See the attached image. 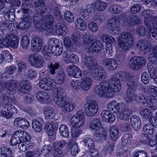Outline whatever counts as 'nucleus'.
I'll return each mask as SVG.
<instances>
[{
  "label": "nucleus",
  "instance_id": "nucleus-22",
  "mask_svg": "<svg viewBox=\"0 0 157 157\" xmlns=\"http://www.w3.org/2000/svg\"><path fill=\"white\" fill-rule=\"evenodd\" d=\"M136 46L140 50L144 52H148L151 47L150 43L148 41L144 39L138 41Z\"/></svg>",
  "mask_w": 157,
  "mask_h": 157
},
{
  "label": "nucleus",
  "instance_id": "nucleus-3",
  "mask_svg": "<svg viewBox=\"0 0 157 157\" xmlns=\"http://www.w3.org/2000/svg\"><path fill=\"white\" fill-rule=\"evenodd\" d=\"M134 42L132 35L129 32L122 33L118 37V45L121 51L128 50L132 47Z\"/></svg>",
  "mask_w": 157,
  "mask_h": 157
},
{
  "label": "nucleus",
  "instance_id": "nucleus-56",
  "mask_svg": "<svg viewBox=\"0 0 157 157\" xmlns=\"http://www.w3.org/2000/svg\"><path fill=\"white\" fill-rule=\"evenodd\" d=\"M143 130L144 133L150 135H152L156 132L155 129L152 128L149 124H147L144 126Z\"/></svg>",
  "mask_w": 157,
  "mask_h": 157
},
{
  "label": "nucleus",
  "instance_id": "nucleus-50",
  "mask_svg": "<svg viewBox=\"0 0 157 157\" xmlns=\"http://www.w3.org/2000/svg\"><path fill=\"white\" fill-rule=\"evenodd\" d=\"M55 76H56L55 80L56 83L60 84L63 82L65 77V74L64 71H59Z\"/></svg>",
  "mask_w": 157,
  "mask_h": 157
},
{
  "label": "nucleus",
  "instance_id": "nucleus-23",
  "mask_svg": "<svg viewBox=\"0 0 157 157\" xmlns=\"http://www.w3.org/2000/svg\"><path fill=\"white\" fill-rule=\"evenodd\" d=\"M36 98L37 101L41 103H47L50 100V96L44 91H40L37 93Z\"/></svg>",
  "mask_w": 157,
  "mask_h": 157
},
{
  "label": "nucleus",
  "instance_id": "nucleus-55",
  "mask_svg": "<svg viewBox=\"0 0 157 157\" xmlns=\"http://www.w3.org/2000/svg\"><path fill=\"white\" fill-rule=\"evenodd\" d=\"M67 142L64 140L55 142L53 145V148L55 151H58L63 147L66 144Z\"/></svg>",
  "mask_w": 157,
  "mask_h": 157
},
{
  "label": "nucleus",
  "instance_id": "nucleus-44",
  "mask_svg": "<svg viewBox=\"0 0 157 157\" xmlns=\"http://www.w3.org/2000/svg\"><path fill=\"white\" fill-rule=\"evenodd\" d=\"M16 63L18 67V73L20 74L22 71H25L27 68V64L24 61L22 60H16Z\"/></svg>",
  "mask_w": 157,
  "mask_h": 157
},
{
  "label": "nucleus",
  "instance_id": "nucleus-10",
  "mask_svg": "<svg viewBox=\"0 0 157 157\" xmlns=\"http://www.w3.org/2000/svg\"><path fill=\"white\" fill-rule=\"evenodd\" d=\"M2 44L4 46H10L17 49L18 47L19 40L17 36L13 34L7 35L3 39Z\"/></svg>",
  "mask_w": 157,
  "mask_h": 157
},
{
  "label": "nucleus",
  "instance_id": "nucleus-45",
  "mask_svg": "<svg viewBox=\"0 0 157 157\" xmlns=\"http://www.w3.org/2000/svg\"><path fill=\"white\" fill-rule=\"evenodd\" d=\"M59 132L60 135L64 137H69V133L67 126L65 124H61L59 128Z\"/></svg>",
  "mask_w": 157,
  "mask_h": 157
},
{
  "label": "nucleus",
  "instance_id": "nucleus-46",
  "mask_svg": "<svg viewBox=\"0 0 157 157\" xmlns=\"http://www.w3.org/2000/svg\"><path fill=\"white\" fill-rule=\"evenodd\" d=\"M30 89V85L27 81L22 82L19 87V91L23 93L28 92Z\"/></svg>",
  "mask_w": 157,
  "mask_h": 157
},
{
  "label": "nucleus",
  "instance_id": "nucleus-14",
  "mask_svg": "<svg viewBox=\"0 0 157 157\" xmlns=\"http://www.w3.org/2000/svg\"><path fill=\"white\" fill-rule=\"evenodd\" d=\"M119 104L118 105L119 109L118 112L119 113V118L124 120H127L131 114V112L127 108L125 103L121 102V104Z\"/></svg>",
  "mask_w": 157,
  "mask_h": 157
},
{
  "label": "nucleus",
  "instance_id": "nucleus-17",
  "mask_svg": "<svg viewBox=\"0 0 157 157\" xmlns=\"http://www.w3.org/2000/svg\"><path fill=\"white\" fill-rule=\"evenodd\" d=\"M83 63L88 68L90 72L96 67L97 65V61L93 57L86 56L84 59Z\"/></svg>",
  "mask_w": 157,
  "mask_h": 157
},
{
  "label": "nucleus",
  "instance_id": "nucleus-36",
  "mask_svg": "<svg viewBox=\"0 0 157 157\" xmlns=\"http://www.w3.org/2000/svg\"><path fill=\"white\" fill-rule=\"evenodd\" d=\"M132 139V136L129 133H126L123 135L121 138V143L124 146L128 145Z\"/></svg>",
  "mask_w": 157,
  "mask_h": 157
},
{
  "label": "nucleus",
  "instance_id": "nucleus-57",
  "mask_svg": "<svg viewBox=\"0 0 157 157\" xmlns=\"http://www.w3.org/2000/svg\"><path fill=\"white\" fill-rule=\"evenodd\" d=\"M152 52L149 56L150 60L152 63H157V45L153 47Z\"/></svg>",
  "mask_w": 157,
  "mask_h": 157
},
{
  "label": "nucleus",
  "instance_id": "nucleus-58",
  "mask_svg": "<svg viewBox=\"0 0 157 157\" xmlns=\"http://www.w3.org/2000/svg\"><path fill=\"white\" fill-rule=\"evenodd\" d=\"M101 40L106 42V44H113L115 41V39L112 36L107 34H102L101 37Z\"/></svg>",
  "mask_w": 157,
  "mask_h": 157
},
{
  "label": "nucleus",
  "instance_id": "nucleus-63",
  "mask_svg": "<svg viewBox=\"0 0 157 157\" xmlns=\"http://www.w3.org/2000/svg\"><path fill=\"white\" fill-rule=\"evenodd\" d=\"M114 76L117 77L118 79L121 81H125L127 80L128 78L127 74L124 72L119 71L114 73Z\"/></svg>",
  "mask_w": 157,
  "mask_h": 157
},
{
  "label": "nucleus",
  "instance_id": "nucleus-40",
  "mask_svg": "<svg viewBox=\"0 0 157 157\" xmlns=\"http://www.w3.org/2000/svg\"><path fill=\"white\" fill-rule=\"evenodd\" d=\"M44 114L47 119H52L54 115L55 110L52 107L50 106L45 107L44 109Z\"/></svg>",
  "mask_w": 157,
  "mask_h": 157
},
{
  "label": "nucleus",
  "instance_id": "nucleus-42",
  "mask_svg": "<svg viewBox=\"0 0 157 157\" xmlns=\"http://www.w3.org/2000/svg\"><path fill=\"white\" fill-rule=\"evenodd\" d=\"M18 132L20 136V142L26 143L29 141L31 137L28 133L21 130H19Z\"/></svg>",
  "mask_w": 157,
  "mask_h": 157
},
{
  "label": "nucleus",
  "instance_id": "nucleus-54",
  "mask_svg": "<svg viewBox=\"0 0 157 157\" xmlns=\"http://www.w3.org/2000/svg\"><path fill=\"white\" fill-rule=\"evenodd\" d=\"M11 152L10 149L3 146L0 149V157H9Z\"/></svg>",
  "mask_w": 157,
  "mask_h": 157
},
{
  "label": "nucleus",
  "instance_id": "nucleus-5",
  "mask_svg": "<svg viewBox=\"0 0 157 157\" xmlns=\"http://www.w3.org/2000/svg\"><path fill=\"white\" fill-rule=\"evenodd\" d=\"M153 12L149 9L143 11L141 14L144 19V22L148 30L151 31L154 29V26L157 25L156 21H155L154 18L157 17L152 16Z\"/></svg>",
  "mask_w": 157,
  "mask_h": 157
},
{
  "label": "nucleus",
  "instance_id": "nucleus-61",
  "mask_svg": "<svg viewBox=\"0 0 157 157\" xmlns=\"http://www.w3.org/2000/svg\"><path fill=\"white\" fill-rule=\"evenodd\" d=\"M40 16L41 15H39L36 12V13H35V15L33 17L34 24L39 29H42V27H43V25H42V20H40Z\"/></svg>",
  "mask_w": 157,
  "mask_h": 157
},
{
  "label": "nucleus",
  "instance_id": "nucleus-4",
  "mask_svg": "<svg viewBox=\"0 0 157 157\" xmlns=\"http://www.w3.org/2000/svg\"><path fill=\"white\" fill-rule=\"evenodd\" d=\"M94 90L96 94L103 98H111L114 95L108 87L107 83L105 82H101L96 86Z\"/></svg>",
  "mask_w": 157,
  "mask_h": 157
},
{
  "label": "nucleus",
  "instance_id": "nucleus-16",
  "mask_svg": "<svg viewBox=\"0 0 157 157\" xmlns=\"http://www.w3.org/2000/svg\"><path fill=\"white\" fill-rule=\"evenodd\" d=\"M102 62L103 65L109 71H113L117 67V61L114 58H104Z\"/></svg>",
  "mask_w": 157,
  "mask_h": 157
},
{
  "label": "nucleus",
  "instance_id": "nucleus-31",
  "mask_svg": "<svg viewBox=\"0 0 157 157\" xmlns=\"http://www.w3.org/2000/svg\"><path fill=\"white\" fill-rule=\"evenodd\" d=\"M63 43L68 51L71 52H74L76 51V46L75 44L71 42V38L69 37H65L63 40Z\"/></svg>",
  "mask_w": 157,
  "mask_h": 157
},
{
  "label": "nucleus",
  "instance_id": "nucleus-62",
  "mask_svg": "<svg viewBox=\"0 0 157 157\" xmlns=\"http://www.w3.org/2000/svg\"><path fill=\"white\" fill-rule=\"evenodd\" d=\"M30 39L28 36H24L21 40V44L24 49H27L29 44Z\"/></svg>",
  "mask_w": 157,
  "mask_h": 157
},
{
  "label": "nucleus",
  "instance_id": "nucleus-6",
  "mask_svg": "<svg viewBox=\"0 0 157 157\" xmlns=\"http://www.w3.org/2000/svg\"><path fill=\"white\" fill-rule=\"evenodd\" d=\"M146 63V59L144 57L134 56L129 59V66L131 69L137 71L144 66Z\"/></svg>",
  "mask_w": 157,
  "mask_h": 157
},
{
  "label": "nucleus",
  "instance_id": "nucleus-48",
  "mask_svg": "<svg viewBox=\"0 0 157 157\" xmlns=\"http://www.w3.org/2000/svg\"><path fill=\"white\" fill-rule=\"evenodd\" d=\"M114 141L112 140L108 142L104 149V152L106 154L112 153L114 150Z\"/></svg>",
  "mask_w": 157,
  "mask_h": 157
},
{
  "label": "nucleus",
  "instance_id": "nucleus-21",
  "mask_svg": "<svg viewBox=\"0 0 157 157\" xmlns=\"http://www.w3.org/2000/svg\"><path fill=\"white\" fill-rule=\"evenodd\" d=\"M44 3V0H39L34 3L36 12L39 15L43 14L46 10V6Z\"/></svg>",
  "mask_w": 157,
  "mask_h": 157
},
{
  "label": "nucleus",
  "instance_id": "nucleus-8",
  "mask_svg": "<svg viewBox=\"0 0 157 157\" xmlns=\"http://www.w3.org/2000/svg\"><path fill=\"white\" fill-rule=\"evenodd\" d=\"M29 60L30 64L35 68H41L45 65L43 57L37 53L31 54L29 57Z\"/></svg>",
  "mask_w": 157,
  "mask_h": 157
},
{
  "label": "nucleus",
  "instance_id": "nucleus-34",
  "mask_svg": "<svg viewBox=\"0 0 157 157\" xmlns=\"http://www.w3.org/2000/svg\"><path fill=\"white\" fill-rule=\"evenodd\" d=\"M121 103V102L117 103L116 101H112L108 104L107 109L109 111H111L113 113H117L119 109L118 105H119V104Z\"/></svg>",
  "mask_w": 157,
  "mask_h": 157
},
{
  "label": "nucleus",
  "instance_id": "nucleus-25",
  "mask_svg": "<svg viewBox=\"0 0 157 157\" xmlns=\"http://www.w3.org/2000/svg\"><path fill=\"white\" fill-rule=\"evenodd\" d=\"M141 22V20L136 15H133L128 17L124 21L125 26H131L135 25H139Z\"/></svg>",
  "mask_w": 157,
  "mask_h": 157
},
{
  "label": "nucleus",
  "instance_id": "nucleus-26",
  "mask_svg": "<svg viewBox=\"0 0 157 157\" xmlns=\"http://www.w3.org/2000/svg\"><path fill=\"white\" fill-rule=\"evenodd\" d=\"M31 17L29 14L24 15V18H22L21 21L19 24V27L22 30H26L30 27L31 25L30 20Z\"/></svg>",
  "mask_w": 157,
  "mask_h": 157
},
{
  "label": "nucleus",
  "instance_id": "nucleus-32",
  "mask_svg": "<svg viewBox=\"0 0 157 157\" xmlns=\"http://www.w3.org/2000/svg\"><path fill=\"white\" fill-rule=\"evenodd\" d=\"M44 121L42 119L38 120L34 119L32 121V127L33 129L36 132H40L42 130Z\"/></svg>",
  "mask_w": 157,
  "mask_h": 157
},
{
  "label": "nucleus",
  "instance_id": "nucleus-53",
  "mask_svg": "<svg viewBox=\"0 0 157 157\" xmlns=\"http://www.w3.org/2000/svg\"><path fill=\"white\" fill-rule=\"evenodd\" d=\"M45 130L49 136H52L55 133L56 129L53 128L50 122H47L45 124Z\"/></svg>",
  "mask_w": 157,
  "mask_h": 157
},
{
  "label": "nucleus",
  "instance_id": "nucleus-11",
  "mask_svg": "<svg viewBox=\"0 0 157 157\" xmlns=\"http://www.w3.org/2000/svg\"><path fill=\"white\" fill-rule=\"evenodd\" d=\"M121 24L118 18L113 17L109 19L106 24L107 28L111 33L117 35L118 34Z\"/></svg>",
  "mask_w": 157,
  "mask_h": 157
},
{
  "label": "nucleus",
  "instance_id": "nucleus-28",
  "mask_svg": "<svg viewBox=\"0 0 157 157\" xmlns=\"http://www.w3.org/2000/svg\"><path fill=\"white\" fill-rule=\"evenodd\" d=\"M95 39H88L84 41V46L85 50L89 52L92 53L94 52V44Z\"/></svg>",
  "mask_w": 157,
  "mask_h": 157
},
{
  "label": "nucleus",
  "instance_id": "nucleus-19",
  "mask_svg": "<svg viewBox=\"0 0 157 157\" xmlns=\"http://www.w3.org/2000/svg\"><path fill=\"white\" fill-rule=\"evenodd\" d=\"M43 45V40L39 37L35 36L31 40L32 49L34 52L40 51Z\"/></svg>",
  "mask_w": 157,
  "mask_h": 157
},
{
  "label": "nucleus",
  "instance_id": "nucleus-59",
  "mask_svg": "<svg viewBox=\"0 0 157 157\" xmlns=\"http://www.w3.org/2000/svg\"><path fill=\"white\" fill-rule=\"evenodd\" d=\"M83 142L85 144V146L87 147L89 149L94 148L95 147L94 140L91 138L86 137L83 140Z\"/></svg>",
  "mask_w": 157,
  "mask_h": 157
},
{
  "label": "nucleus",
  "instance_id": "nucleus-35",
  "mask_svg": "<svg viewBox=\"0 0 157 157\" xmlns=\"http://www.w3.org/2000/svg\"><path fill=\"white\" fill-rule=\"evenodd\" d=\"M109 131L112 140L113 141L117 140L119 133V130L118 128L115 126H112L110 127Z\"/></svg>",
  "mask_w": 157,
  "mask_h": 157
},
{
  "label": "nucleus",
  "instance_id": "nucleus-30",
  "mask_svg": "<svg viewBox=\"0 0 157 157\" xmlns=\"http://www.w3.org/2000/svg\"><path fill=\"white\" fill-rule=\"evenodd\" d=\"M130 123L133 128L137 131L141 126V122L139 117L136 115L132 116L131 118Z\"/></svg>",
  "mask_w": 157,
  "mask_h": 157
},
{
  "label": "nucleus",
  "instance_id": "nucleus-49",
  "mask_svg": "<svg viewBox=\"0 0 157 157\" xmlns=\"http://www.w3.org/2000/svg\"><path fill=\"white\" fill-rule=\"evenodd\" d=\"M76 26L79 30H85L87 27L86 22L81 18H78L75 21Z\"/></svg>",
  "mask_w": 157,
  "mask_h": 157
},
{
  "label": "nucleus",
  "instance_id": "nucleus-9",
  "mask_svg": "<svg viewBox=\"0 0 157 157\" xmlns=\"http://www.w3.org/2000/svg\"><path fill=\"white\" fill-rule=\"evenodd\" d=\"M54 17L51 15H47L45 16L42 19V29L46 30L48 33H53L55 31L54 27L52 23L54 21Z\"/></svg>",
  "mask_w": 157,
  "mask_h": 157
},
{
  "label": "nucleus",
  "instance_id": "nucleus-39",
  "mask_svg": "<svg viewBox=\"0 0 157 157\" xmlns=\"http://www.w3.org/2000/svg\"><path fill=\"white\" fill-rule=\"evenodd\" d=\"M56 32L57 34L59 35H66L67 31V29L66 26L63 24L58 23L56 26Z\"/></svg>",
  "mask_w": 157,
  "mask_h": 157
},
{
  "label": "nucleus",
  "instance_id": "nucleus-52",
  "mask_svg": "<svg viewBox=\"0 0 157 157\" xmlns=\"http://www.w3.org/2000/svg\"><path fill=\"white\" fill-rule=\"evenodd\" d=\"M63 51L62 44L59 43V44L56 45L53 49H52V53L54 55L59 56L62 53Z\"/></svg>",
  "mask_w": 157,
  "mask_h": 157
},
{
  "label": "nucleus",
  "instance_id": "nucleus-51",
  "mask_svg": "<svg viewBox=\"0 0 157 157\" xmlns=\"http://www.w3.org/2000/svg\"><path fill=\"white\" fill-rule=\"evenodd\" d=\"M19 133L18 131H17L13 133L10 141L11 145L14 146L20 143V138Z\"/></svg>",
  "mask_w": 157,
  "mask_h": 157
},
{
  "label": "nucleus",
  "instance_id": "nucleus-60",
  "mask_svg": "<svg viewBox=\"0 0 157 157\" xmlns=\"http://www.w3.org/2000/svg\"><path fill=\"white\" fill-rule=\"evenodd\" d=\"M33 10V6L31 4H27L26 3H24L22 4V11L25 14L24 15L26 16V14L29 12H31Z\"/></svg>",
  "mask_w": 157,
  "mask_h": 157
},
{
  "label": "nucleus",
  "instance_id": "nucleus-37",
  "mask_svg": "<svg viewBox=\"0 0 157 157\" xmlns=\"http://www.w3.org/2000/svg\"><path fill=\"white\" fill-rule=\"evenodd\" d=\"M59 65V63H51L48 66V70L51 75L55 76L59 72L58 71Z\"/></svg>",
  "mask_w": 157,
  "mask_h": 157
},
{
  "label": "nucleus",
  "instance_id": "nucleus-29",
  "mask_svg": "<svg viewBox=\"0 0 157 157\" xmlns=\"http://www.w3.org/2000/svg\"><path fill=\"white\" fill-rule=\"evenodd\" d=\"M14 125H16L23 128L28 127L29 126V122L27 120L21 117L15 119L14 121Z\"/></svg>",
  "mask_w": 157,
  "mask_h": 157
},
{
  "label": "nucleus",
  "instance_id": "nucleus-38",
  "mask_svg": "<svg viewBox=\"0 0 157 157\" xmlns=\"http://www.w3.org/2000/svg\"><path fill=\"white\" fill-rule=\"evenodd\" d=\"M123 8L120 5L113 4L111 5L108 8V11L113 14H117L122 12Z\"/></svg>",
  "mask_w": 157,
  "mask_h": 157
},
{
  "label": "nucleus",
  "instance_id": "nucleus-27",
  "mask_svg": "<svg viewBox=\"0 0 157 157\" xmlns=\"http://www.w3.org/2000/svg\"><path fill=\"white\" fill-rule=\"evenodd\" d=\"M110 111L104 110L103 111L101 114V116L103 120L106 123H113L115 120L114 115L111 113Z\"/></svg>",
  "mask_w": 157,
  "mask_h": 157
},
{
  "label": "nucleus",
  "instance_id": "nucleus-47",
  "mask_svg": "<svg viewBox=\"0 0 157 157\" xmlns=\"http://www.w3.org/2000/svg\"><path fill=\"white\" fill-rule=\"evenodd\" d=\"M107 4L106 2L100 0H97L94 4V7L98 11H103L106 7Z\"/></svg>",
  "mask_w": 157,
  "mask_h": 157
},
{
  "label": "nucleus",
  "instance_id": "nucleus-7",
  "mask_svg": "<svg viewBox=\"0 0 157 157\" xmlns=\"http://www.w3.org/2000/svg\"><path fill=\"white\" fill-rule=\"evenodd\" d=\"M85 121V116L83 112L80 110L72 117L71 122L73 128H78L82 126Z\"/></svg>",
  "mask_w": 157,
  "mask_h": 157
},
{
  "label": "nucleus",
  "instance_id": "nucleus-18",
  "mask_svg": "<svg viewBox=\"0 0 157 157\" xmlns=\"http://www.w3.org/2000/svg\"><path fill=\"white\" fill-rule=\"evenodd\" d=\"M17 85V82L15 80H10L4 82L0 81V92L4 88L10 91H13V90L16 89Z\"/></svg>",
  "mask_w": 157,
  "mask_h": 157
},
{
  "label": "nucleus",
  "instance_id": "nucleus-41",
  "mask_svg": "<svg viewBox=\"0 0 157 157\" xmlns=\"http://www.w3.org/2000/svg\"><path fill=\"white\" fill-rule=\"evenodd\" d=\"M101 125L100 121L98 118L92 120L89 124L90 128L92 130L95 131H97L99 129Z\"/></svg>",
  "mask_w": 157,
  "mask_h": 157
},
{
  "label": "nucleus",
  "instance_id": "nucleus-64",
  "mask_svg": "<svg viewBox=\"0 0 157 157\" xmlns=\"http://www.w3.org/2000/svg\"><path fill=\"white\" fill-rule=\"evenodd\" d=\"M63 17L68 22H72L74 21V15L73 13L70 11H67L65 12Z\"/></svg>",
  "mask_w": 157,
  "mask_h": 157
},
{
  "label": "nucleus",
  "instance_id": "nucleus-20",
  "mask_svg": "<svg viewBox=\"0 0 157 157\" xmlns=\"http://www.w3.org/2000/svg\"><path fill=\"white\" fill-rule=\"evenodd\" d=\"M92 83L91 78L89 77H86L81 79L79 86L82 90L87 91L91 88Z\"/></svg>",
  "mask_w": 157,
  "mask_h": 157
},
{
  "label": "nucleus",
  "instance_id": "nucleus-13",
  "mask_svg": "<svg viewBox=\"0 0 157 157\" xmlns=\"http://www.w3.org/2000/svg\"><path fill=\"white\" fill-rule=\"evenodd\" d=\"M108 86L114 94L115 92L119 91L121 89L120 81L114 76V74L109 79L108 82Z\"/></svg>",
  "mask_w": 157,
  "mask_h": 157
},
{
  "label": "nucleus",
  "instance_id": "nucleus-2",
  "mask_svg": "<svg viewBox=\"0 0 157 157\" xmlns=\"http://www.w3.org/2000/svg\"><path fill=\"white\" fill-rule=\"evenodd\" d=\"M128 88L127 90L126 95L127 98L131 101H135L142 104L148 103L146 97L142 94L135 93L133 91L136 88V85L134 79H130L128 81Z\"/></svg>",
  "mask_w": 157,
  "mask_h": 157
},
{
  "label": "nucleus",
  "instance_id": "nucleus-24",
  "mask_svg": "<svg viewBox=\"0 0 157 157\" xmlns=\"http://www.w3.org/2000/svg\"><path fill=\"white\" fill-rule=\"evenodd\" d=\"M54 81L49 78H44L40 80L39 83V86L41 88L44 90H48L49 88H51L53 86L52 84Z\"/></svg>",
  "mask_w": 157,
  "mask_h": 157
},
{
  "label": "nucleus",
  "instance_id": "nucleus-15",
  "mask_svg": "<svg viewBox=\"0 0 157 157\" xmlns=\"http://www.w3.org/2000/svg\"><path fill=\"white\" fill-rule=\"evenodd\" d=\"M92 77L97 80H104L105 79L106 73L105 70L101 67L99 66L91 71Z\"/></svg>",
  "mask_w": 157,
  "mask_h": 157
},
{
  "label": "nucleus",
  "instance_id": "nucleus-1",
  "mask_svg": "<svg viewBox=\"0 0 157 157\" xmlns=\"http://www.w3.org/2000/svg\"><path fill=\"white\" fill-rule=\"evenodd\" d=\"M64 90L61 88L55 89L53 92V100L59 106L63 107L64 112H68L73 111L75 108V105L73 102H68L62 96Z\"/></svg>",
  "mask_w": 157,
  "mask_h": 157
},
{
  "label": "nucleus",
  "instance_id": "nucleus-33",
  "mask_svg": "<svg viewBox=\"0 0 157 157\" xmlns=\"http://www.w3.org/2000/svg\"><path fill=\"white\" fill-rule=\"evenodd\" d=\"M2 101L4 103H13L14 102V98L12 94L7 93L2 94L1 96Z\"/></svg>",
  "mask_w": 157,
  "mask_h": 157
},
{
  "label": "nucleus",
  "instance_id": "nucleus-12",
  "mask_svg": "<svg viewBox=\"0 0 157 157\" xmlns=\"http://www.w3.org/2000/svg\"><path fill=\"white\" fill-rule=\"evenodd\" d=\"M85 108V114L88 116H92L97 112L98 106L96 101L90 100L87 102Z\"/></svg>",
  "mask_w": 157,
  "mask_h": 157
},
{
  "label": "nucleus",
  "instance_id": "nucleus-43",
  "mask_svg": "<svg viewBox=\"0 0 157 157\" xmlns=\"http://www.w3.org/2000/svg\"><path fill=\"white\" fill-rule=\"evenodd\" d=\"M155 63H149L147 65V67L149 76L151 78L153 79L155 78L156 77L155 69Z\"/></svg>",
  "mask_w": 157,
  "mask_h": 157
}]
</instances>
